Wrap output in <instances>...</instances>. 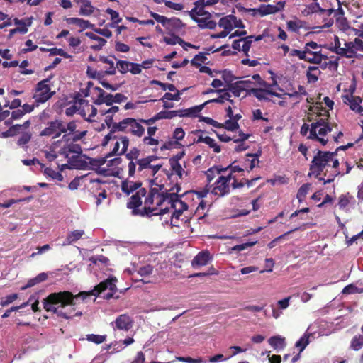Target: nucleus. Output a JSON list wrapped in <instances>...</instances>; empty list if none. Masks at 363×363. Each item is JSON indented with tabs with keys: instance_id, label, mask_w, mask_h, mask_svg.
<instances>
[{
	"instance_id": "1",
	"label": "nucleus",
	"mask_w": 363,
	"mask_h": 363,
	"mask_svg": "<svg viewBox=\"0 0 363 363\" xmlns=\"http://www.w3.org/2000/svg\"><path fill=\"white\" fill-rule=\"evenodd\" d=\"M116 282L117 279L115 277H111L96 285L93 290L81 291L77 295H74L69 291L51 293L44 299L43 302V308L46 311L52 312L57 314L58 317L65 319L81 316L82 313L76 311L81 301L84 302L91 296H97L106 289L111 292L108 293L106 298L107 299L112 298L113 293L117 290Z\"/></svg>"
},
{
	"instance_id": "2",
	"label": "nucleus",
	"mask_w": 363,
	"mask_h": 363,
	"mask_svg": "<svg viewBox=\"0 0 363 363\" xmlns=\"http://www.w3.org/2000/svg\"><path fill=\"white\" fill-rule=\"evenodd\" d=\"M336 156L337 151L330 152L318 150L311 162L308 176H314L315 178H318L325 170L324 176H327L328 167H331L334 176L340 175L341 174L339 169L340 162Z\"/></svg>"
},
{
	"instance_id": "3",
	"label": "nucleus",
	"mask_w": 363,
	"mask_h": 363,
	"mask_svg": "<svg viewBox=\"0 0 363 363\" xmlns=\"http://www.w3.org/2000/svg\"><path fill=\"white\" fill-rule=\"evenodd\" d=\"M145 194V189L140 188L130 197V201L127 203V207L133 210V214L150 217L152 216L164 215L169 212V207L168 206L161 208L160 210L157 207L150 206H145L143 210L137 209V208L141 206V199L144 197Z\"/></svg>"
},
{
	"instance_id": "4",
	"label": "nucleus",
	"mask_w": 363,
	"mask_h": 363,
	"mask_svg": "<svg viewBox=\"0 0 363 363\" xmlns=\"http://www.w3.org/2000/svg\"><path fill=\"white\" fill-rule=\"evenodd\" d=\"M308 111L313 113H316L318 116H323V118H319L315 122L311 124L310 134L308 135V138L317 140L323 145H325L328 140L318 136L317 129L319 126L330 125L328 122L330 117L329 112L322 106L320 103L317 104L314 106H310Z\"/></svg>"
},
{
	"instance_id": "5",
	"label": "nucleus",
	"mask_w": 363,
	"mask_h": 363,
	"mask_svg": "<svg viewBox=\"0 0 363 363\" xmlns=\"http://www.w3.org/2000/svg\"><path fill=\"white\" fill-rule=\"evenodd\" d=\"M51 78L52 77H49L40 81L33 90V99L37 106L45 103L55 94V91H51L50 85L48 84Z\"/></svg>"
},
{
	"instance_id": "6",
	"label": "nucleus",
	"mask_w": 363,
	"mask_h": 363,
	"mask_svg": "<svg viewBox=\"0 0 363 363\" xmlns=\"http://www.w3.org/2000/svg\"><path fill=\"white\" fill-rule=\"evenodd\" d=\"M140 119L125 118L115 124V130L118 129L121 132L130 133L138 138L142 137L145 133V128L140 124Z\"/></svg>"
},
{
	"instance_id": "7",
	"label": "nucleus",
	"mask_w": 363,
	"mask_h": 363,
	"mask_svg": "<svg viewBox=\"0 0 363 363\" xmlns=\"http://www.w3.org/2000/svg\"><path fill=\"white\" fill-rule=\"evenodd\" d=\"M65 125L61 120L55 119L49 121L45 127L40 133V136L50 137L53 138H59L62 133H65Z\"/></svg>"
},
{
	"instance_id": "8",
	"label": "nucleus",
	"mask_w": 363,
	"mask_h": 363,
	"mask_svg": "<svg viewBox=\"0 0 363 363\" xmlns=\"http://www.w3.org/2000/svg\"><path fill=\"white\" fill-rule=\"evenodd\" d=\"M358 51L363 52V41L359 38H355L354 41L345 42L344 50H341L343 57L346 58L357 57Z\"/></svg>"
},
{
	"instance_id": "9",
	"label": "nucleus",
	"mask_w": 363,
	"mask_h": 363,
	"mask_svg": "<svg viewBox=\"0 0 363 363\" xmlns=\"http://www.w3.org/2000/svg\"><path fill=\"white\" fill-rule=\"evenodd\" d=\"M216 4V0H197L194 3V7L189 12L192 20L199 16H211V13L205 11L206 6H212Z\"/></svg>"
},
{
	"instance_id": "10",
	"label": "nucleus",
	"mask_w": 363,
	"mask_h": 363,
	"mask_svg": "<svg viewBox=\"0 0 363 363\" xmlns=\"http://www.w3.org/2000/svg\"><path fill=\"white\" fill-rule=\"evenodd\" d=\"M114 330L128 331L133 324V320L130 316L127 314H121L118 315L114 323H111Z\"/></svg>"
},
{
	"instance_id": "11",
	"label": "nucleus",
	"mask_w": 363,
	"mask_h": 363,
	"mask_svg": "<svg viewBox=\"0 0 363 363\" xmlns=\"http://www.w3.org/2000/svg\"><path fill=\"white\" fill-rule=\"evenodd\" d=\"M313 1L315 2L307 6L304 11V12H306V14L320 12L323 14H326L327 16H330L333 13V12L335 11V9L333 8L332 6H328L326 4H324V3H323V6H320L319 3L316 2L317 0Z\"/></svg>"
},
{
	"instance_id": "12",
	"label": "nucleus",
	"mask_w": 363,
	"mask_h": 363,
	"mask_svg": "<svg viewBox=\"0 0 363 363\" xmlns=\"http://www.w3.org/2000/svg\"><path fill=\"white\" fill-rule=\"evenodd\" d=\"M230 192V186L228 184V179L224 176L219 177L218 179L215 184V186L211 191V193L218 196H223Z\"/></svg>"
},
{
	"instance_id": "13",
	"label": "nucleus",
	"mask_w": 363,
	"mask_h": 363,
	"mask_svg": "<svg viewBox=\"0 0 363 363\" xmlns=\"http://www.w3.org/2000/svg\"><path fill=\"white\" fill-rule=\"evenodd\" d=\"M94 89L97 91V96L94 99V104L96 105L105 104L107 106H112L114 104L113 94L106 93L100 87H94Z\"/></svg>"
},
{
	"instance_id": "14",
	"label": "nucleus",
	"mask_w": 363,
	"mask_h": 363,
	"mask_svg": "<svg viewBox=\"0 0 363 363\" xmlns=\"http://www.w3.org/2000/svg\"><path fill=\"white\" fill-rule=\"evenodd\" d=\"M285 2L279 1L275 5L272 4H262L257 9H254L258 12L262 16H264L269 14L276 13L284 9Z\"/></svg>"
},
{
	"instance_id": "15",
	"label": "nucleus",
	"mask_w": 363,
	"mask_h": 363,
	"mask_svg": "<svg viewBox=\"0 0 363 363\" xmlns=\"http://www.w3.org/2000/svg\"><path fill=\"white\" fill-rule=\"evenodd\" d=\"M149 194H151L153 196L156 197V199L157 200V206H160L164 202L168 201L169 197L171 196L175 199L177 198V194L169 193L168 191L160 193L159 189L157 188H151Z\"/></svg>"
},
{
	"instance_id": "16",
	"label": "nucleus",
	"mask_w": 363,
	"mask_h": 363,
	"mask_svg": "<svg viewBox=\"0 0 363 363\" xmlns=\"http://www.w3.org/2000/svg\"><path fill=\"white\" fill-rule=\"evenodd\" d=\"M211 259L210 252L208 250H203L194 257L191 261V265L194 268L205 266Z\"/></svg>"
},
{
	"instance_id": "17",
	"label": "nucleus",
	"mask_w": 363,
	"mask_h": 363,
	"mask_svg": "<svg viewBox=\"0 0 363 363\" xmlns=\"http://www.w3.org/2000/svg\"><path fill=\"white\" fill-rule=\"evenodd\" d=\"M159 159L156 155H149L144 158H140L136 160L138 164V172H141L144 170H150L152 162Z\"/></svg>"
},
{
	"instance_id": "18",
	"label": "nucleus",
	"mask_w": 363,
	"mask_h": 363,
	"mask_svg": "<svg viewBox=\"0 0 363 363\" xmlns=\"http://www.w3.org/2000/svg\"><path fill=\"white\" fill-rule=\"evenodd\" d=\"M75 143L76 142H72V140L71 143L65 144L60 149V154L64 155L66 157H68L70 153L81 155L82 153V148L80 145Z\"/></svg>"
},
{
	"instance_id": "19",
	"label": "nucleus",
	"mask_w": 363,
	"mask_h": 363,
	"mask_svg": "<svg viewBox=\"0 0 363 363\" xmlns=\"http://www.w3.org/2000/svg\"><path fill=\"white\" fill-rule=\"evenodd\" d=\"M269 88H267V89H256L251 90V94H252L255 97H256L259 100H269V99L267 97V95H271L274 96L278 98L281 97V94L273 91Z\"/></svg>"
},
{
	"instance_id": "20",
	"label": "nucleus",
	"mask_w": 363,
	"mask_h": 363,
	"mask_svg": "<svg viewBox=\"0 0 363 363\" xmlns=\"http://www.w3.org/2000/svg\"><path fill=\"white\" fill-rule=\"evenodd\" d=\"M142 183L140 182H134L125 179L121 182V188L123 193L126 195H130L133 191L140 189Z\"/></svg>"
},
{
	"instance_id": "21",
	"label": "nucleus",
	"mask_w": 363,
	"mask_h": 363,
	"mask_svg": "<svg viewBox=\"0 0 363 363\" xmlns=\"http://www.w3.org/2000/svg\"><path fill=\"white\" fill-rule=\"evenodd\" d=\"M171 115L169 111H162L155 114L153 117L149 119L140 118V121L147 125L154 124L156 121L160 119H171Z\"/></svg>"
},
{
	"instance_id": "22",
	"label": "nucleus",
	"mask_w": 363,
	"mask_h": 363,
	"mask_svg": "<svg viewBox=\"0 0 363 363\" xmlns=\"http://www.w3.org/2000/svg\"><path fill=\"white\" fill-rule=\"evenodd\" d=\"M168 204L172 208H176L177 205H179L178 209H176V213L182 214L183 211L187 210L188 205L179 199V196L177 194V198L169 197L168 201Z\"/></svg>"
},
{
	"instance_id": "23",
	"label": "nucleus",
	"mask_w": 363,
	"mask_h": 363,
	"mask_svg": "<svg viewBox=\"0 0 363 363\" xmlns=\"http://www.w3.org/2000/svg\"><path fill=\"white\" fill-rule=\"evenodd\" d=\"M211 16H204L201 18H196L194 21L198 23V26L202 29H214L216 26V21L211 19Z\"/></svg>"
},
{
	"instance_id": "24",
	"label": "nucleus",
	"mask_w": 363,
	"mask_h": 363,
	"mask_svg": "<svg viewBox=\"0 0 363 363\" xmlns=\"http://www.w3.org/2000/svg\"><path fill=\"white\" fill-rule=\"evenodd\" d=\"M85 35L93 40H97V43L93 44L90 46L91 49L96 51L101 50L107 42L104 38H101L91 32H86Z\"/></svg>"
},
{
	"instance_id": "25",
	"label": "nucleus",
	"mask_w": 363,
	"mask_h": 363,
	"mask_svg": "<svg viewBox=\"0 0 363 363\" xmlns=\"http://www.w3.org/2000/svg\"><path fill=\"white\" fill-rule=\"evenodd\" d=\"M327 59V56L322 55L320 51H313L311 53H308V55H306V59L305 61L313 64H320L323 60Z\"/></svg>"
},
{
	"instance_id": "26",
	"label": "nucleus",
	"mask_w": 363,
	"mask_h": 363,
	"mask_svg": "<svg viewBox=\"0 0 363 363\" xmlns=\"http://www.w3.org/2000/svg\"><path fill=\"white\" fill-rule=\"evenodd\" d=\"M268 342L274 350H283L286 346L285 338L279 335L271 337L268 340Z\"/></svg>"
},
{
	"instance_id": "27",
	"label": "nucleus",
	"mask_w": 363,
	"mask_h": 363,
	"mask_svg": "<svg viewBox=\"0 0 363 363\" xmlns=\"http://www.w3.org/2000/svg\"><path fill=\"white\" fill-rule=\"evenodd\" d=\"M67 23L69 24H75L82 29L93 28L94 25L91 24L89 21L79 18H67Z\"/></svg>"
},
{
	"instance_id": "28",
	"label": "nucleus",
	"mask_w": 363,
	"mask_h": 363,
	"mask_svg": "<svg viewBox=\"0 0 363 363\" xmlns=\"http://www.w3.org/2000/svg\"><path fill=\"white\" fill-rule=\"evenodd\" d=\"M247 157H252V160L246 159L245 160V163L243 167L246 169V170L250 172L253 169V168L259 163L258 157L259 156V154L255 153V154H250L248 153L246 155Z\"/></svg>"
},
{
	"instance_id": "29",
	"label": "nucleus",
	"mask_w": 363,
	"mask_h": 363,
	"mask_svg": "<svg viewBox=\"0 0 363 363\" xmlns=\"http://www.w3.org/2000/svg\"><path fill=\"white\" fill-rule=\"evenodd\" d=\"M235 20V16L233 15H228L221 18L219 20L218 26L230 32L233 30V22Z\"/></svg>"
},
{
	"instance_id": "30",
	"label": "nucleus",
	"mask_w": 363,
	"mask_h": 363,
	"mask_svg": "<svg viewBox=\"0 0 363 363\" xmlns=\"http://www.w3.org/2000/svg\"><path fill=\"white\" fill-rule=\"evenodd\" d=\"M84 234V231L83 230H75L72 231L67 235L65 245H71L79 240Z\"/></svg>"
},
{
	"instance_id": "31",
	"label": "nucleus",
	"mask_w": 363,
	"mask_h": 363,
	"mask_svg": "<svg viewBox=\"0 0 363 363\" xmlns=\"http://www.w3.org/2000/svg\"><path fill=\"white\" fill-rule=\"evenodd\" d=\"M306 24L305 21H301V20H296V21H289L286 22V27L288 30L298 33L300 28H302L304 27V25Z\"/></svg>"
},
{
	"instance_id": "32",
	"label": "nucleus",
	"mask_w": 363,
	"mask_h": 363,
	"mask_svg": "<svg viewBox=\"0 0 363 363\" xmlns=\"http://www.w3.org/2000/svg\"><path fill=\"white\" fill-rule=\"evenodd\" d=\"M94 11V7L91 5L89 0H85L79 9V14L82 16H89Z\"/></svg>"
},
{
	"instance_id": "33",
	"label": "nucleus",
	"mask_w": 363,
	"mask_h": 363,
	"mask_svg": "<svg viewBox=\"0 0 363 363\" xmlns=\"http://www.w3.org/2000/svg\"><path fill=\"white\" fill-rule=\"evenodd\" d=\"M320 74V71L318 67L314 66H310L306 73V77L309 82H315L318 79V75Z\"/></svg>"
},
{
	"instance_id": "34",
	"label": "nucleus",
	"mask_w": 363,
	"mask_h": 363,
	"mask_svg": "<svg viewBox=\"0 0 363 363\" xmlns=\"http://www.w3.org/2000/svg\"><path fill=\"white\" fill-rule=\"evenodd\" d=\"M336 25L339 28V29L343 32H347V34L350 35V26L349 25V22L345 17L339 16L336 17Z\"/></svg>"
},
{
	"instance_id": "35",
	"label": "nucleus",
	"mask_w": 363,
	"mask_h": 363,
	"mask_svg": "<svg viewBox=\"0 0 363 363\" xmlns=\"http://www.w3.org/2000/svg\"><path fill=\"white\" fill-rule=\"evenodd\" d=\"M99 60L109 65V67L104 72L105 74L113 75L116 74V67L113 60L106 56H100Z\"/></svg>"
},
{
	"instance_id": "36",
	"label": "nucleus",
	"mask_w": 363,
	"mask_h": 363,
	"mask_svg": "<svg viewBox=\"0 0 363 363\" xmlns=\"http://www.w3.org/2000/svg\"><path fill=\"white\" fill-rule=\"evenodd\" d=\"M306 229V224H303L302 226H300V227H296L295 228H293L291 230H290L289 231H287L286 233L281 235L280 236L274 238L272 241H271L268 246L269 248H272L275 246L276 243L280 240L281 239H284L286 235L291 234V233H294V232H296L297 230H305Z\"/></svg>"
},
{
	"instance_id": "37",
	"label": "nucleus",
	"mask_w": 363,
	"mask_h": 363,
	"mask_svg": "<svg viewBox=\"0 0 363 363\" xmlns=\"http://www.w3.org/2000/svg\"><path fill=\"white\" fill-rule=\"evenodd\" d=\"M106 12L110 15L111 20L112 21V23L109 24V27L114 28L116 24L119 23L122 21V18L119 16V13L116 11L108 8Z\"/></svg>"
},
{
	"instance_id": "38",
	"label": "nucleus",
	"mask_w": 363,
	"mask_h": 363,
	"mask_svg": "<svg viewBox=\"0 0 363 363\" xmlns=\"http://www.w3.org/2000/svg\"><path fill=\"white\" fill-rule=\"evenodd\" d=\"M363 347V335L353 337L350 342V348L353 350H359Z\"/></svg>"
},
{
	"instance_id": "39",
	"label": "nucleus",
	"mask_w": 363,
	"mask_h": 363,
	"mask_svg": "<svg viewBox=\"0 0 363 363\" xmlns=\"http://www.w3.org/2000/svg\"><path fill=\"white\" fill-rule=\"evenodd\" d=\"M227 90L231 91L235 97H239L242 91H244L238 81L227 85Z\"/></svg>"
},
{
	"instance_id": "40",
	"label": "nucleus",
	"mask_w": 363,
	"mask_h": 363,
	"mask_svg": "<svg viewBox=\"0 0 363 363\" xmlns=\"http://www.w3.org/2000/svg\"><path fill=\"white\" fill-rule=\"evenodd\" d=\"M311 187V184L306 183L303 184L298 190L296 198L300 203L303 202L308 193Z\"/></svg>"
},
{
	"instance_id": "41",
	"label": "nucleus",
	"mask_w": 363,
	"mask_h": 363,
	"mask_svg": "<svg viewBox=\"0 0 363 363\" xmlns=\"http://www.w3.org/2000/svg\"><path fill=\"white\" fill-rule=\"evenodd\" d=\"M86 106L88 111L91 110V113L89 115V117L86 118L84 108L81 110L80 114L85 118L86 121L91 122L94 121L92 118H94L97 114V109L93 105H89L88 102H86Z\"/></svg>"
},
{
	"instance_id": "42",
	"label": "nucleus",
	"mask_w": 363,
	"mask_h": 363,
	"mask_svg": "<svg viewBox=\"0 0 363 363\" xmlns=\"http://www.w3.org/2000/svg\"><path fill=\"white\" fill-rule=\"evenodd\" d=\"M254 38L253 35H249L245 38H242L243 44L242 45L241 50L244 52L246 57H249V51L252 43V39Z\"/></svg>"
},
{
	"instance_id": "43",
	"label": "nucleus",
	"mask_w": 363,
	"mask_h": 363,
	"mask_svg": "<svg viewBox=\"0 0 363 363\" xmlns=\"http://www.w3.org/2000/svg\"><path fill=\"white\" fill-rule=\"evenodd\" d=\"M76 128H77V124H76L75 121H72L69 122L67 124V126L65 127V130H66V132L67 130H69V133L65 134L62 136V140L69 142L70 140L69 136H70L71 133H74L76 130Z\"/></svg>"
},
{
	"instance_id": "44",
	"label": "nucleus",
	"mask_w": 363,
	"mask_h": 363,
	"mask_svg": "<svg viewBox=\"0 0 363 363\" xmlns=\"http://www.w3.org/2000/svg\"><path fill=\"white\" fill-rule=\"evenodd\" d=\"M206 60L207 57L206 55L202 52H199L191 60V64L196 67H201V63H206Z\"/></svg>"
},
{
	"instance_id": "45",
	"label": "nucleus",
	"mask_w": 363,
	"mask_h": 363,
	"mask_svg": "<svg viewBox=\"0 0 363 363\" xmlns=\"http://www.w3.org/2000/svg\"><path fill=\"white\" fill-rule=\"evenodd\" d=\"M21 126L18 124L12 125L6 131L2 132L1 136L2 138L13 136L21 129Z\"/></svg>"
},
{
	"instance_id": "46",
	"label": "nucleus",
	"mask_w": 363,
	"mask_h": 363,
	"mask_svg": "<svg viewBox=\"0 0 363 363\" xmlns=\"http://www.w3.org/2000/svg\"><path fill=\"white\" fill-rule=\"evenodd\" d=\"M238 82H240L243 91H247V94L251 95V90L255 89V82L251 79L240 80Z\"/></svg>"
},
{
	"instance_id": "47",
	"label": "nucleus",
	"mask_w": 363,
	"mask_h": 363,
	"mask_svg": "<svg viewBox=\"0 0 363 363\" xmlns=\"http://www.w3.org/2000/svg\"><path fill=\"white\" fill-rule=\"evenodd\" d=\"M216 73H221L222 78L224 82L228 84L230 83H233V81L235 79L232 72L228 69H224L223 71H215Z\"/></svg>"
},
{
	"instance_id": "48",
	"label": "nucleus",
	"mask_w": 363,
	"mask_h": 363,
	"mask_svg": "<svg viewBox=\"0 0 363 363\" xmlns=\"http://www.w3.org/2000/svg\"><path fill=\"white\" fill-rule=\"evenodd\" d=\"M309 334H305L296 342V347L300 349V352L303 351L306 347L309 344Z\"/></svg>"
},
{
	"instance_id": "49",
	"label": "nucleus",
	"mask_w": 363,
	"mask_h": 363,
	"mask_svg": "<svg viewBox=\"0 0 363 363\" xmlns=\"http://www.w3.org/2000/svg\"><path fill=\"white\" fill-rule=\"evenodd\" d=\"M106 335L89 334L86 335V340L95 344H101L106 341Z\"/></svg>"
},
{
	"instance_id": "50",
	"label": "nucleus",
	"mask_w": 363,
	"mask_h": 363,
	"mask_svg": "<svg viewBox=\"0 0 363 363\" xmlns=\"http://www.w3.org/2000/svg\"><path fill=\"white\" fill-rule=\"evenodd\" d=\"M223 170H225V169H219L216 167H213L209 168L206 172V177L208 179V182L210 183L214 179L216 174H220L221 171H223Z\"/></svg>"
},
{
	"instance_id": "51",
	"label": "nucleus",
	"mask_w": 363,
	"mask_h": 363,
	"mask_svg": "<svg viewBox=\"0 0 363 363\" xmlns=\"http://www.w3.org/2000/svg\"><path fill=\"white\" fill-rule=\"evenodd\" d=\"M129 63L128 61L119 60L117 61L116 69L117 68L121 74H125L128 72Z\"/></svg>"
},
{
	"instance_id": "52",
	"label": "nucleus",
	"mask_w": 363,
	"mask_h": 363,
	"mask_svg": "<svg viewBox=\"0 0 363 363\" xmlns=\"http://www.w3.org/2000/svg\"><path fill=\"white\" fill-rule=\"evenodd\" d=\"M307 52L308 51H306L304 48L303 50L291 49L289 54V57H297L299 60H306V55H308Z\"/></svg>"
},
{
	"instance_id": "53",
	"label": "nucleus",
	"mask_w": 363,
	"mask_h": 363,
	"mask_svg": "<svg viewBox=\"0 0 363 363\" xmlns=\"http://www.w3.org/2000/svg\"><path fill=\"white\" fill-rule=\"evenodd\" d=\"M89 260L91 263H93L94 264H96L98 263H101V264H102L104 266L107 265V264H108V262L109 261L108 259L106 257H105V256H104L102 255H97V256H92V257L89 258Z\"/></svg>"
},
{
	"instance_id": "54",
	"label": "nucleus",
	"mask_w": 363,
	"mask_h": 363,
	"mask_svg": "<svg viewBox=\"0 0 363 363\" xmlns=\"http://www.w3.org/2000/svg\"><path fill=\"white\" fill-rule=\"evenodd\" d=\"M164 41L167 45H176L177 43L179 44L180 45H182L183 43H184V41L179 36L177 35H172L170 37H164Z\"/></svg>"
},
{
	"instance_id": "55",
	"label": "nucleus",
	"mask_w": 363,
	"mask_h": 363,
	"mask_svg": "<svg viewBox=\"0 0 363 363\" xmlns=\"http://www.w3.org/2000/svg\"><path fill=\"white\" fill-rule=\"evenodd\" d=\"M171 166L172 170L180 178H182L183 172L184 170L183 169L182 165L179 162H169Z\"/></svg>"
},
{
	"instance_id": "56",
	"label": "nucleus",
	"mask_w": 363,
	"mask_h": 363,
	"mask_svg": "<svg viewBox=\"0 0 363 363\" xmlns=\"http://www.w3.org/2000/svg\"><path fill=\"white\" fill-rule=\"evenodd\" d=\"M154 267L150 264H147L139 267L137 270V273L141 277H146L150 275L153 272Z\"/></svg>"
},
{
	"instance_id": "57",
	"label": "nucleus",
	"mask_w": 363,
	"mask_h": 363,
	"mask_svg": "<svg viewBox=\"0 0 363 363\" xmlns=\"http://www.w3.org/2000/svg\"><path fill=\"white\" fill-rule=\"evenodd\" d=\"M118 140L122 144V148L121 149L119 155H125L128 150V147L129 145V138L126 135H122L118 138Z\"/></svg>"
},
{
	"instance_id": "58",
	"label": "nucleus",
	"mask_w": 363,
	"mask_h": 363,
	"mask_svg": "<svg viewBox=\"0 0 363 363\" xmlns=\"http://www.w3.org/2000/svg\"><path fill=\"white\" fill-rule=\"evenodd\" d=\"M49 52H50V55H52V56L53 55H60V56H62L67 59L72 57V56L66 52L62 48H50Z\"/></svg>"
},
{
	"instance_id": "59",
	"label": "nucleus",
	"mask_w": 363,
	"mask_h": 363,
	"mask_svg": "<svg viewBox=\"0 0 363 363\" xmlns=\"http://www.w3.org/2000/svg\"><path fill=\"white\" fill-rule=\"evenodd\" d=\"M206 104L204 103L201 105L195 106L187 108L188 117H196L198 116V113H200L202 109L204 108Z\"/></svg>"
},
{
	"instance_id": "60",
	"label": "nucleus",
	"mask_w": 363,
	"mask_h": 363,
	"mask_svg": "<svg viewBox=\"0 0 363 363\" xmlns=\"http://www.w3.org/2000/svg\"><path fill=\"white\" fill-rule=\"evenodd\" d=\"M350 108L352 111H354L358 113L359 110L361 108L360 104L362 103V99L359 96H354L352 97V99L350 101Z\"/></svg>"
},
{
	"instance_id": "61",
	"label": "nucleus",
	"mask_w": 363,
	"mask_h": 363,
	"mask_svg": "<svg viewBox=\"0 0 363 363\" xmlns=\"http://www.w3.org/2000/svg\"><path fill=\"white\" fill-rule=\"evenodd\" d=\"M125 157L129 160H135V161L137 160H139V156L140 155V150L136 147H133L129 152H126L125 154Z\"/></svg>"
},
{
	"instance_id": "62",
	"label": "nucleus",
	"mask_w": 363,
	"mask_h": 363,
	"mask_svg": "<svg viewBox=\"0 0 363 363\" xmlns=\"http://www.w3.org/2000/svg\"><path fill=\"white\" fill-rule=\"evenodd\" d=\"M199 121H203V122L206 123L207 124L213 125L215 128H220L223 127V123H220L217 122L216 121L212 119L211 118L205 117V116H199Z\"/></svg>"
},
{
	"instance_id": "63",
	"label": "nucleus",
	"mask_w": 363,
	"mask_h": 363,
	"mask_svg": "<svg viewBox=\"0 0 363 363\" xmlns=\"http://www.w3.org/2000/svg\"><path fill=\"white\" fill-rule=\"evenodd\" d=\"M223 128H225L228 130L235 131L239 128V124L232 119H228L225 122Z\"/></svg>"
},
{
	"instance_id": "64",
	"label": "nucleus",
	"mask_w": 363,
	"mask_h": 363,
	"mask_svg": "<svg viewBox=\"0 0 363 363\" xmlns=\"http://www.w3.org/2000/svg\"><path fill=\"white\" fill-rule=\"evenodd\" d=\"M31 139V134L28 132L23 133L17 141L18 146H23L27 144Z\"/></svg>"
}]
</instances>
